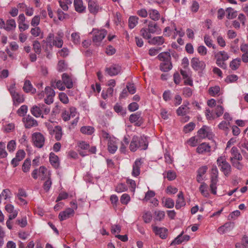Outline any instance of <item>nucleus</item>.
Returning <instances> with one entry per match:
<instances>
[{
	"label": "nucleus",
	"mask_w": 248,
	"mask_h": 248,
	"mask_svg": "<svg viewBox=\"0 0 248 248\" xmlns=\"http://www.w3.org/2000/svg\"><path fill=\"white\" fill-rule=\"evenodd\" d=\"M148 142L146 137L134 136L130 142L129 149L132 152H135L138 149L146 150L148 147Z\"/></svg>",
	"instance_id": "nucleus-1"
},
{
	"label": "nucleus",
	"mask_w": 248,
	"mask_h": 248,
	"mask_svg": "<svg viewBox=\"0 0 248 248\" xmlns=\"http://www.w3.org/2000/svg\"><path fill=\"white\" fill-rule=\"evenodd\" d=\"M215 57L216 58V64L222 69H226L227 64L225 61L229 58L228 53L224 51L214 52Z\"/></svg>",
	"instance_id": "nucleus-2"
},
{
	"label": "nucleus",
	"mask_w": 248,
	"mask_h": 248,
	"mask_svg": "<svg viewBox=\"0 0 248 248\" xmlns=\"http://www.w3.org/2000/svg\"><path fill=\"white\" fill-rule=\"evenodd\" d=\"M217 164L225 175L226 176L230 173L231 167L229 163L227 162L224 156H220L217 158Z\"/></svg>",
	"instance_id": "nucleus-3"
},
{
	"label": "nucleus",
	"mask_w": 248,
	"mask_h": 248,
	"mask_svg": "<svg viewBox=\"0 0 248 248\" xmlns=\"http://www.w3.org/2000/svg\"><path fill=\"white\" fill-rule=\"evenodd\" d=\"M93 34V41L96 45L100 43L102 40L105 37L107 34V31L105 29L99 30L98 29H93L92 32Z\"/></svg>",
	"instance_id": "nucleus-4"
},
{
	"label": "nucleus",
	"mask_w": 248,
	"mask_h": 248,
	"mask_svg": "<svg viewBox=\"0 0 248 248\" xmlns=\"http://www.w3.org/2000/svg\"><path fill=\"white\" fill-rule=\"evenodd\" d=\"M32 141L35 147L41 148L44 145L45 138L42 133L35 132L32 134Z\"/></svg>",
	"instance_id": "nucleus-5"
},
{
	"label": "nucleus",
	"mask_w": 248,
	"mask_h": 248,
	"mask_svg": "<svg viewBox=\"0 0 248 248\" xmlns=\"http://www.w3.org/2000/svg\"><path fill=\"white\" fill-rule=\"evenodd\" d=\"M198 135L200 138L203 139L207 138L212 140L214 134L210 127L206 125H203L198 131Z\"/></svg>",
	"instance_id": "nucleus-6"
},
{
	"label": "nucleus",
	"mask_w": 248,
	"mask_h": 248,
	"mask_svg": "<svg viewBox=\"0 0 248 248\" xmlns=\"http://www.w3.org/2000/svg\"><path fill=\"white\" fill-rule=\"evenodd\" d=\"M191 65L192 68L196 70H202L205 67V63L202 61H200L198 58H193L191 60Z\"/></svg>",
	"instance_id": "nucleus-7"
},
{
	"label": "nucleus",
	"mask_w": 248,
	"mask_h": 248,
	"mask_svg": "<svg viewBox=\"0 0 248 248\" xmlns=\"http://www.w3.org/2000/svg\"><path fill=\"white\" fill-rule=\"evenodd\" d=\"M129 121L131 123H135V125L140 126L143 123V119L140 112L132 114L129 117Z\"/></svg>",
	"instance_id": "nucleus-8"
},
{
	"label": "nucleus",
	"mask_w": 248,
	"mask_h": 248,
	"mask_svg": "<svg viewBox=\"0 0 248 248\" xmlns=\"http://www.w3.org/2000/svg\"><path fill=\"white\" fill-rule=\"evenodd\" d=\"M75 211L74 209L67 208L64 211L61 212L59 215V218L61 221L66 220L74 216Z\"/></svg>",
	"instance_id": "nucleus-9"
},
{
	"label": "nucleus",
	"mask_w": 248,
	"mask_h": 248,
	"mask_svg": "<svg viewBox=\"0 0 248 248\" xmlns=\"http://www.w3.org/2000/svg\"><path fill=\"white\" fill-rule=\"evenodd\" d=\"M121 70V67L118 64H113L105 69V72L111 77L118 75L120 73Z\"/></svg>",
	"instance_id": "nucleus-10"
},
{
	"label": "nucleus",
	"mask_w": 248,
	"mask_h": 248,
	"mask_svg": "<svg viewBox=\"0 0 248 248\" xmlns=\"http://www.w3.org/2000/svg\"><path fill=\"white\" fill-rule=\"evenodd\" d=\"M23 121L24 123L25 127L27 128H31L32 127L38 125L37 121L29 115L26 117L23 118Z\"/></svg>",
	"instance_id": "nucleus-11"
},
{
	"label": "nucleus",
	"mask_w": 248,
	"mask_h": 248,
	"mask_svg": "<svg viewBox=\"0 0 248 248\" xmlns=\"http://www.w3.org/2000/svg\"><path fill=\"white\" fill-rule=\"evenodd\" d=\"M142 162L141 159H137L133 164V169L132 175L133 176L137 177L140 174V169Z\"/></svg>",
	"instance_id": "nucleus-12"
},
{
	"label": "nucleus",
	"mask_w": 248,
	"mask_h": 248,
	"mask_svg": "<svg viewBox=\"0 0 248 248\" xmlns=\"http://www.w3.org/2000/svg\"><path fill=\"white\" fill-rule=\"evenodd\" d=\"M153 230L156 235L159 236L162 239L167 238L168 235V230L165 228H159L157 226H154Z\"/></svg>",
	"instance_id": "nucleus-13"
},
{
	"label": "nucleus",
	"mask_w": 248,
	"mask_h": 248,
	"mask_svg": "<svg viewBox=\"0 0 248 248\" xmlns=\"http://www.w3.org/2000/svg\"><path fill=\"white\" fill-rule=\"evenodd\" d=\"M197 152L200 154H204L211 151V146L205 142L200 144L196 149Z\"/></svg>",
	"instance_id": "nucleus-14"
},
{
	"label": "nucleus",
	"mask_w": 248,
	"mask_h": 248,
	"mask_svg": "<svg viewBox=\"0 0 248 248\" xmlns=\"http://www.w3.org/2000/svg\"><path fill=\"white\" fill-rule=\"evenodd\" d=\"M89 12L93 14H96L100 9V7L96 0H93L88 4Z\"/></svg>",
	"instance_id": "nucleus-15"
},
{
	"label": "nucleus",
	"mask_w": 248,
	"mask_h": 248,
	"mask_svg": "<svg viewBox=\"0 0 248 248\" xmlns=\"http://www.w3.org/2000/svg\"><path fill=\"white\" fill-rule=\"evenodd\" d=\"M75 10L79 13H83L86 11V6L83 5L82 0H74Z\"/></svg>",
	"instance_id": "nucleus-16"
},
{
	"label": "nucleus",
	"mask_w": 248,
	"mask_h": 248,
	"mask_svg": "<svg viewBox=\"0 0 248 248\" xmlns=\"http://www.w3.org/2000/svg\"><path fill=\"white\" fill-rule=\"evenodd\" d=\"M231 161L232 160H241L242 156L239 153L237 147L233 146L231 150Z\"/></svg>",
	"instance_id": "nucleus-17"
},
{
	"label": "nucleus",
	"mask_w": 248,
	"mask_h": 248,
	"mask_svg": "<svg viewBox=\"0 0 248 248\" xmlns=\"http://www.w3.org/2000/svg\"><path fill=\"white\" fill-rule=\"evenodd\" d=\"M62 78L67 88L71 89L73 87V83L72 79L67 74L63 73L62 75Z\"/></svg>",
	"instance_id": "nucleus-18"
},
{
	"label": "nucleus",
	"mask_w": 248,
	"mask_h": 248,
	"mask_svg": "<svg viewBox=\"0 0 248 248\" xmlns=\"http://www.w3.org/2000/svg\"><path fill=\"white\" fill-rule=\"evenodd\" d=\"M233 227V223L229 222L219 227L217 229V232L220 234H223L227 232L230 231Z\"/></svg>",
	"instance_id": "nucleus-19"
},
{
	"label": "nucleus",
	"mask_w": 248,
	"mask_h": 248,
	"mask_svg": "<svg viewBox=\"0 0 248 248\" xmlns=\"http://www.w3.org/2000/svg\"><path fill=\"white\" fill-rule=\"evenodd\" d=\"M186 202L184 200L183 193L182 191L180 192L178 195V199L176 202L175 208L177 209L181 208L185 205Z\"/></svg>",
	"instance_id": "nucleus-20"
},
{
	"label": "nucleus",
	"mask_w": 248,
	"mask_h": 248,
	"mask_svg": "<svg viewBox=\"0 0 248 248\" xmlns=\"http://www.w3.org/2000/svg\"><path fill=\"white\" fill-rule=\"evenodd\" d=\"M49 161L50 164L55 168H58L59 167L60 165L59 157L54 153H51L49 154Z\"/></svg>",
	"instance_id": "nucleus-21"
},
{
	"label": "nucleus",
	"mask_w": 248,
	"mask_h": 248,
	"mask_svg": "<svg viewBox=\"0 0 248 248\" xmlns=\"http://www.w3.org/2000/svg\"><path fill=\"white\" fill-rule=\"evenodd\" d=\"M23 89L26 93L31 92L32 93H34L36 92V89L32 87L31 81L29 80L25 81Z\"/></svg>",
	"instance_id": "nucleus-22"
},
{
	"label": "nucleus",
	"mask_w": 248,
	"mask_h": 248,
	"mask_svg": "<svg viewBox=\"0 0 248 248\" xmlns=\"http://www.w3.org/2000/svg\"><path fill=\"white\" fill-rule=\"evenodd\" d=\"M218 176H211V184L210 187L212 193L215 195L217 194V186L216 185L218 181Z\"/></svg>",
	"instance_id": "nucleus-23"
},
{
	"label": "nucleus",
	"mask_w": 248,
	"mask_h": 248,
	"mask_svg": "<svg viewBox=\"0 0 248 248\" xmlns=\"http://www.w3.org/2000/svg\"><path fill=\"white\" fill-rule=\"evenodd\" d=\"M189 112V108L187 105H182L176 110L177 114L178 116H185Z\"/></svg>",
	"instance_id": "nucleus-24"
},
{
	"label": "nucleus",
	"mask_w": 248,
	"mask_h": 248,
	"mask_svg": "<svg viewBox=\"0 0 248 248\" xmlns=\"http://www.w3.org/2000/svg\"><path fill=\"white\" fill-rule=\"evenodd\" d=\"M16 27V21L14 19H10L6 21L4 29L7 31H12Z\"/></svg>",
	"instance_id": "nucleus-25"
},
{
	"label": "nucleus",
	"mask_w": 248,
	"mask_h": 248,
	"mask_svg": "<svg viewBox=\"0 0 248 248\" xmlns=\"http://www.w3.org/2000/svg\"><path fill=\"white\" fill-rule=\"evenodd\" d=\"M159 60L163 62H171V56L169 52H163L160 53L157 56Z\"/></svg>",
	"instance_id": "nucleus-26"
},
{
	"label": "nucleus",
	"mask_w": 248,
	"mask_h": 248,
	"mask_svg": "<svg viewBox=\"0 0 248 248\" xmlns=\"http://www.w3.org/2000/svg\"><path fill=\"white\" fill-rule=\"evenodd\" d=\"M108 148L110 153L114 154L118 149L115 141L113 140L109 139L108 143Z\"/></svg>",
	"instance_id": "nucleus-27"
},
{
	"label": "nucleus",
	"mask_w": 248,
	"mask_h": 248,
	"mask_svg": "<svg viewBox=\"0 0 248 248\" xmlns=\"http://www.w3.org/2000/svg\"><path fill=\"white\" fill-rule=\"evenodd\" d=\"M31 113L35 117H41V110L40 108V105H34L31 108Z\"/></svg>",
	"instance_id": "nucleus-28"
},
{
	"label": "nucleus",
	"mask_w": 248,
	"mask_h": 248,
	"mask_svg": "<svg viewBox=\"0 0 248 248\" xmlns=\"http://www.w3.org/2000/svg\"><path fill=\"white\" fill-rule=\"evenodd\" d=\"M53 134H55V138L57 140H60L62 135V132L61 126L59 125L55 126Z\"/></svg>",
	"instance_id": "nucleus-29"
},
{
	"label": "nucleus",
	"mask_w": 248,
	"mask_h": 248,
	"mask_svg": "<svg viewBox=\"0 0 248 248\" xmlns=\"http://www.w3.org/2000/svg\"><path fill=\"white\" fill-rule=\"evenodd\" d=\"M149 43L153 45H161L164 43V39L162 36H156L149 40Z\"/></svg>",
	"instance_id": "nucleus-30"
},
{
	"label": "nucleus",
	"mask_w": 248,
	"mask_h": 248,
	"mask_svg": "<svg viewBox=\"0 0 248 248\" xmlns=\"http://www.w3.org/2000/svg\"><path fill=\"white\" fill-rule=\"evenodd\" d=\"M149 17L154 21H157L160 18V14L155 9H150L148 11Z\"/></svg>",
	"instance_id": "nucleus-31"
},
{
	"label": "nucleus",
	"mask_w": 248,
	"mask_h": 248,
	"mask_svg": "<svg viewBox=\"0 0 248 248\" xmlns=\"http://www.w3.org/2000/svg\"><path fill=\"white\" fill-rule=\"evenodd\" d=\"M199 190L201 192V194L205 197H207L209 196V192L208 191V186L207 185L204 183H202L200 187Z\"/></svg>",
	"instance_id": "nucleus-32"
},
{
	"label": "nucleus",
	"mask_w": 248,
	"mask_h": 248,
	"mask_svg": "<svg viewBox=\"0 0 248 248\" xmlns=\"http://www.w3.org/2000/svg\"><path fill=\"white\" fill-rule=\"evenodd\" d=\"M80 132L87 135H92L94 132V128L91 126H84L81 127Z\"/></svg>",
	"instance_id": "nucleus-33"
},
{
	"label": "nucleus",
	"mask_w": 248,
	"mask_h": 248,
	"mask_svg": "<svg viewBox=\"0 0 248 248\" xmlns=\"http://www.w3.org/2000/svg\"><path fill=\"white\" fill-rule=\"evenodd\" d=\"M139 18L136 16H131L128 19V26L130 29H133L138 23Z\"/></svg>",
	"instance_id": "nucleus-34"
},
{
	"label": "nucleus",
	"mask_w": 248,
	"mask_h": 248,
	"mask_svg": "<svg viewBox=\"0 0 248 248\" xmlns=\"http://www.w3.org/2000/svg\"><path fill=\"white\" fill-rule=\"evenodd\" d=\"M62 38L56 37L55 39L53 40L52 44H50L49 46L52 47V46H55L58 48H61L63 45Z\"/></svg>",
	"instance_id": "nucleus-35"
},
{
	"label": "nucleus",
	"mask_w": 248,
	"mask_h": 248,
	"mask_svg": "<svg viewBox=\"0 0 248 248\" xmlns=\"http://www.w3.org/2000/svg\"><path fill=\"white\" fill-rule=\"evenodd\" d=\"M41 110V117L44 118V115H47L50 111V108L44 104H39Z\"/></svg>",
	"instance_id": "nucleus-36"
},
{
	"label": "nucleus",
	"mask_w": 248,
	"mask_h": 248,
	"mask_svg": "<svg viewBox=\"0 0 248 248\" xmlns=\"http://www.w3.org/2000/svg\"><path fill=\"white\" fill-rule=\"evenodd\" d=\"M172 65L171 62H163L160 65V69L164 72H168L171 69Z\"/></svg>",
	"instance_id": "nucleus-37"
},
{
	"label": "nucleus",
	"mask_w": 248,
	"mask_h": 248,
	"mask_svg": "<svg viewBox=\"0 0 248 248\" xmlns=\"http://www.w3.org/2000/svg\"><path fill=\"white\" fill-rule=\"evenodd\" d=\"M164 206L168 208H172L174 206V202L173 200L170 198H167L162 201Z\"/></svg>",
	"instance_id": "nucleus-38"
},
{
	"label": "nucleus",
	"mask_w": 248,
	"mask_h": 248,
	"mask_svg": "<svg viewBox=\"0 0 248 248\" xmlns=\"http://www.w3.org/2000/svg\"><path fill=\"white\" fill-rule=\"evenodd\" d=\"M158 27L156 23L152 21H150L148 26V31L151 33H155L157 30Z\"/></svg>",
	"instance_id": "nucleus-39"
},
{
	"label": "nucleus",
	"mask_w": 248,
	"mask_h": 248,
	"mask_svg": "<svg viewBox=\"0 0 248 248\" xmlns=\"http://www.w3.org/2000/svg\"><path fill=\"white\" fill-rule=\"evenodd\" d=\"M155 220L161 221L165 217V212L163 211H155L154 213Z\"/></svg>",
	"instance_id": "nucleus-40"
},
{
	"label": "nucleus",
	"mask_w": 248,
	"mask_h": 248,
	"mask_svg": "<svg viewBox=\"0 0 248 248\" xmlns=\"http://www.w3.org/2000/svg\"><path fill=\"white\" fill-rule=\"evenodd\" d=\"M13 101L14 103H16L17 104H19V103H21L24 102V98L23 97V96L18 93L15 94V95L12 97Z\"/></svg>",
	"instance_id": "nucleus-41"
},
{
	"label": "nucleus",
	"mask_w": 248,
	"mask_h": 248,
	"mask_svg": "<svg viewBox=\"0 0 248 248\" xmlns=\"http://www.w3.org/2000/svg\"><path fill=\"white\" fill-rule=\"evenodd\" d=\"M226 11L228 14L227 17L228 19H232L237 16L236 12L234 11V10L231 7L227 8Z\"/></svg>",
	"instance_id": "nucleus-42"
},
{
	"label": "nucleus",
	"mask_w": 248,
	"mask_h": 248,
	"mask_svg": "<svg viewBox=\"0 0 248 248\" xmlns=\"http://www.w3.org/2000/svg\"><path fill=\"white\" fill-rule=\"evenodd\" d=\"M240 63V60L239 59H236L230 62V66L232 70H235L239 67Z\"/></svg>",
	"instance_id": "nucleus-43"
},
{
	"label": "nucleus",
	"mask_w": 248,
	"mask_h": 248,
	"mask_svg": "<svg viewBox=\"0 0 248 248\" xmlns=\"http://www.w3.org/2000/svg\"><path fill=\"white\" fill-rule=\"evenodd\" d=\"M204 41L207 46L212 47L213 49L216 48L215 45L213 44V41L208 35H206L204 36Z\"/></svg>",
	"instance_id": "nucleus-44"
},
{
	"label": "nucleus",
	"mask_w": 248,
	"mask_h": 248,
	"mask_svg": "<svg viewBox=\"0 0 248 248\" xmlns=\"http://www.w3.org/2000/svg\"><path fill=\"white\" fill-rule=\"evenodd\" d=\"M140 34L145 39H149L151 38V33L148 31L147 28H142L140 30Z\"/></svg>",
	"instance_id": "nucleus-45"
},
{
	"label": "nucleus",
	"mask_w": 248,
	"mask_h": 248,
	"mask_svg": "<svg viewBox=\"0 0 248 248\" xmlns=\"http://www.w3.org/2000/svg\"><path fill=\"white\" fill-rule=\"evenodd\" d=\"M142 218L145 223H150L152 219V215L151 213L150 212H145L142 216Z\"/></svg>",
	"instance_id": "nucleus-46"
},
{
	"label": "nucleus",
	"mask_w": 248,
	"mask_h": 248,
	"mask_svg": "<svg viewBox=\"0 0 248 248\" xmlns=\"http://www.w3.org/2000/svg\"><path fill=\"white\" fill-rule=\"evenodd\" d=\"M28 111V107L26 105H22L17 110V113L20 116H24Z\"/></svg>",
	"instance_id": "nucleus-47"
},
{
	"label": "nucleus",
	"mask_w": 248,
	"mask_h": 248,
	"mask_svg": "<svg viewBox=\"0 0 248 248\" xmlns=\"http://www.w3.org/2000/svg\"><path fill=\"white\" fill-rule=\"evenodd\" d=\"M31 166V161L30 159H26L22 165V170L24 172H27L29 171Z\"/></svg>",
	"instance_id": "nucleus-48"
},
{
	"label": "nucleus",
	"mask_w": 248,
	"mask_h": 248,
	"mask_svg": "<svg viewBox=\"0 0 248 248\" xmlns=\"http://www.w3.org/2000/svg\"><path fill=\"white\" fill-rule=\"evenodd\" d=\"M33 48L35 52L39 54L41 52L40 43L38 41H34L33 43Z\"/></svg>",
	"instance_id": "nucleus-49"
},
{
	"label": "nucleus",
	"mask_w": 248,
	"mask_h": 248,
	"mask_svg": "<svg viewBox=\"0 0 248 248\" xmlns=\"http://www.w3.org/2000/svg\"><path fill=\"white\" fill-rule=\"evenodd\" d=\"M195 126V124L193 122H190L184 126V131L185 133L189 132L194 129Z\"/></svg>",
	"instance_id": "nucleus-50"
},
{
	"label": "nucleus",
	"mask_w": 248,
	"mask_h": 248,
	"mask_svg": "<svg viewBox=\"0 0 248 248\" xmlns=\"http://www.w3.org/2000/svg\"><path fill=\"white\" fill-rule=\"evenodd\" d=\"M41 32V30L40 28L38 27H34V28H32L31 30V34L34 36L37 37L39 36Z\"/></svg>",
	"instance_id": "nucleus-51"
},
{
	"label": "nucleus",
	"mask_w": 248,
	"mask_h": 248,
	"mask_svg": "<svg viewBox=\"0 0 248 248\" xmlns=\"http://www.w3.org/2000/svg\"><path fill=\"white\" fill-rule=\"evenodd\" d=\"M183 232H182L180 234H179L176 238H175L171 243L170 245H179L181 243H182L183 242V240H182V235H183Z\"/></svg>",
	"instance_id": "nucleus-52"
},
{
	"label": "nucleus",
	"mask_w": 248,
	"mask_h": 248,
	"mask_svg": "<svg viewBox=\"0 0 248 248\" xmlns=\"http://www.w3.org/2000/svg\"><path fill=\"white\" fill-rule=\"evenodd\" d=\"M220 88L219 86L212 87L209 88V93L212 96H214L219 93Z\"/></svg>",
	"instance_id": "nucleus-53"
},
{
	"label": "nucleus",
	"mask_w": 248,
	"mask_h": 248,
	"mask_svg": "<svg viewBox=\"0 0 248 248\" xmlns=\"http://www.w3.org/2000/svg\"><path fill=\"white\" fill-rule=\"evenodd\" d=\"M130 200V198L127 194H124L122 195L120 201L122 204H127Z\"/></svg>",
	"instance_id": "nucleus-54"
},
{
	"label": "nucleus",
	"mask_w": 248,
	"mask_h": 248,
	"mask_svg": "<svg viewBox=\"0 0 248 248\" xmlns=\"http://www.w3.org/2000/svg\"><path fill=\"white\" fill-rule=\"evenodd\" d=\"M51 185L52 182L50 179V176H49L47 180L45 181L43 185V188L44 190L46 192L48 191L50 188L51 187Z\"/></svg>",
	"instance_id": "nucleus-55"
},
{
	"label": "nucleus",
	"mask_w": 248,
	"mask_h": 248,
	"mask_svg": "<svg viewBox=\"0 0 248 248\" xmlns=\"http://www.w3.org/2000/svg\"><path fill=\"white\" fill-rule=\"evenodd\" d=\"M60 101L64 104H67L69 102L68 98L64 93H60L59 94Z\"/></svg>",
	"instance_id": "nucleus-56"
},
{
	"label": "nucleus",
	"mask_w": 248,
	"mask_h": 248,
	"mask_svg": "<svg viewBox=\"0 0 248 248\" xmlns=\"http://www.w3.org/2000/svg\"><path fill=\"white\" fill-rule=\"evenodd\" d=\"M40 17L39 16H35L31 19V24L33 27L37 26L40 23Z\"/></svg>",
	"instance_id": "nucleus-57"
},
{
	"label": "nucleus",
	"mask_w": 248,
	"mask_h": 248,
	"mask_svg": "<svg viewBox=\"0 0 248 248\" xmlns=\"http://www.w3.org/2000/svg\"><path fill=\"white\" fill-rule=\"evenodd\" d=\"M16 147V141L14 140H11L8 143L7 148L9 152H13L15 150Z\"/></svg>",
	"instance_id": "nucleus-58"
},
{
	"label": "nucleus",
	"mask_w": 248,
	"mask_h": 248,
	"mask_svg": "<svg viewBox=\"0 0 248 248\" xmlns=\"http://www.w3.org/2000/svg\"><path fill=\"white\" fill-rule=\"evenodd\" d=\"M72 41L75 44H78L80 43V37L78 33L74 32L71 34Z\"/></svg>",
	"instance_id": "nucleus-59"
},
{
	"label": "nucleus",
	"mask_w": 248,
	"mask_h": 248,
	"mask_svg": "<svg viewBox=\"0 0 248 248\" xmlns=\"http://www.w3.org/2000/svg\"><path fill=\"white\" fill-rule=\"evenodd\" d=\"M16 223L18 224L21 227L24 228L27 225V220L26 217H23L21 219H17Z\"/></svg>",
	"instance_id": "nucleus-60"
},
{
	"label": "nucleus",
	"mask_w": 248,
	"mask_h": 248,
	"mask_svg": "<svg viewBox=\"0 0 248 248\" xmlns=\"http://www.w3.org/2000/svg\"><path fill=\"white\" fill-rule=\"evenodd\" d=\"M230 124L229 122H226V121H222L218 124V128L220 129L223 130L225 131H227L229 130L228 125Z\"/></svg>",
	"instance_id": "nucleus-61"
},
{
	"label": "nucleus",
	"mask_w": 248,
	"mask_h": 248,
	"mask_svg": "<svg viewBox=\"0 0 248 248\" xmlns=\"http://www.w3.org/2000/svg\"><path fill=\"white\" fill-rule=\"evenodd\" d=\"M126 189L127 187L125 185L121 183L117 186L116 187L115 190L117 192L120 193L126 191Z\"/></svg>",
	"instance_id": "nucleus-62"
},
{
	"label": "nucleus",
	"mask_w": 248,
	"mask_h": 248,
	"mask_svg": "<svg viewBox=\"0 0 248 248\" xmlns=\"http://www.w3.org/2000/svg\"><path fill=\"white\" fill-rule=\"evenodd\" d=\"M238 79V77L235 75H231L227 77L225 81L228 83H232L236 81Z\"/></svg>",
	"instance_id": "nucleus-63"
},
{
	"label": "nucleus",
	"mask_w": 248,
	"mask_h": 248,
	"mask_svg": "<svg viewBox=\"0 0 248 248\" xmlns=\"http://www.w3.org/2000/svg\"><path fill=\"white\" fill-rule=\"evenodd\" d=\"M223 111L224 108L222 106L220 105L217 106L215 109L217 117H219L221 116L223 113Z\"/></svg>",
	"instance_id": "nucleus-64"
}]
</instances>
